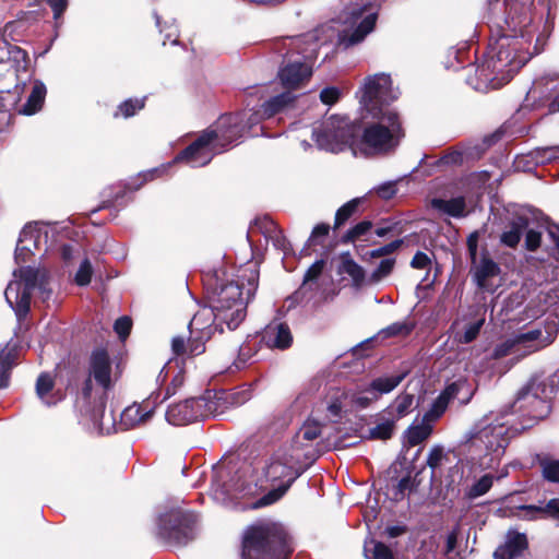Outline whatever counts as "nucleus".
I'll return each instance as SVG.
<instances>
[{
  "label": "nucleus",
  "instance_id": "38",
  "mask_svg": "<svg viewBox=\"0 0 559 559\" xmlns=\"http://www.w3.org/2000/svg\"><path fill=\"white\" fill-rule=\"evenodd\" d=\"M364 554L367 559H394V554L389 546L373 539L365 543Z\"/></svg>",
  "mask_w": 559,
  "mask_h": 559
},
{
  "label": "nucleus",
  "instance_id": "42",
  "mask_svg": "<svg viewBox=\"0 0 559 559\" xmlns=\"http://www.w3.org/2000/svg\"><path fill=\"white\" fill-rule=\"evenodd\" d=\"M493 484V476L486 474L475 481L465 492L468 499H476L487 493Z\"/></svg>",
  "mask_w": 559,
  "mask_h": 559
},
{
  "label": "nucleus",
  "instance_id": "34",
  "mask_svg": "<svg viewBox=\"0 0 559 559\" xmlns=\"http://www.w3.org/2000/svg\"><path fill=\"white\" fill-rule=\"evenodd\" d=\"M295 99L296 96H294L289 91L275 95L263 103L262 114L264 117L271 118L283 111L288 105L293 104Z\"/></svg>",
  "mask_w": 559,
  "mask_h": 559
},
{
  "label": "nucleus",
  "instance_id": "32",
  "mask_svg": "<svg viewBox=\"0 0 559 559\" xmlns=\"http://www.w3.org/2000/svg\"><path fill=\"white\" fill-rule=\"evenodd\" d=\"M153 407L151 406V402H144L142 404L134 403L133 405L128 406L121 414V423L127 428H132L148 420L153 414Z\"/></svg>",
  "mask_w": 559,
  "mask_h": 559
},
{
  "label": "nucleus",
  "instance_id": "16",
  "mask_svg": "<svg viewBox=\"0 0 559 559\" xmlns=\"http://www.w3.org/2000/svg\"><path fill=\"white\" fill-rule=\"evenodd\" d=\"M212 413L211 404L203 396L173 404L166 412V420L174 426H185Z\"/></svg>",
  "mask_w": 559,
  "mask_h": 559
},
{
  "label": "nucleus",
  "instance_id": "55",
  "mask_svg": "<svg viewBox=\"0 0 559 559\" xmlns=\"http://www.w3.org/2000/svg\"><path fill=\"white\" fill-rule=\"evenodd\" d=\"M444 457L443 448L441 445H435L427 456V465L430 468L436 469L441 465Z\"/></svg>",
  "mask_w": 559,
  "mask_h": 559
},
{
  "label": "nucleus",
  "instance_id": "4",
  "mask_svg": "<svg viewBox=\"0 0 559 559\" xmlns=\"http://www.w3.org/2000/svg\"><path fill=\"white\" fill-rule=\"evenodd\" d=\"M292 552L288 535L278 524L262 523L243 533L241 559H288Z\"/></svg>",
  "mask_w": 559,
  "mask_h": 559
},
{
  "label": "nucleus",
  "instance_id": "26",
  "mask_svg": "<svg viewBox=\"0 0 559 559\" xmlns=\"http://www.w3.org/2000/svg\"><path fill=\"white\" fill-rule=\"evenodd\" d=\"M377 19V13L367 14L354 29L350 32H343L340 37L341 44L347 48L362 41L365 37L376 27Z\"/></svg>",
  "mask_w": 559,
  "mask_h": 559
},
{
  "label": "nucleus",
  "instance_id": "8",
  "mask_svg": "<svg viewBox=\"0 0 559 559\" xmlns=\"http://www.w3.org/2000/svg\"><path fill=\"white\" fill-rule=\"evenodd\" d=\"M508 429L502 424H487L481 423L474 427L469 432L466 443L471 452L476 454H490L491 459L488 463L489 466L498 462L503 454L508 444L507 437Z\"/></svg>",
  "mask_w": 559,
  "mask_h": 559
},
{
  "label": "nucleus",
  "instance_id": "9",
  "mask_svg": "<svg viewBox=\"0 0 559 559\" xmlns=\"http://www.w3.org/2000/svg\"><path fill=\"white\" fill-rule=\"evenodd\" d=\"M552 386L536 379L531 380L519 392L513 407L531 420L538 421L550 413V394Z\"/></svg>",
  "mask_w": 559,
  "mask_h": 559
},
{
  "label": "nucleus",
  "instance_id": "60",
  "mask_svg": "<svg viewBox=\"0 0 559 559\" xmlns=\"http://www.w3.org/2000/svg\"><path fill=\"white\" fill-rule=\"evenodd\" d=\"M548 114L559 112V81L551 88V99L547 105Z\"/></svg>",
  "mask_w": 559,
  "mask_h": 559
},
{
  "label": "nucleus",
  "instance_id": "25",
  "mask_svg": "<svg viewBox=\"0 0 559 559\" xmlns=\"http://www.w3.org/2000/svg\"><path fill=\"white\" fill-rule=\"evenodd\" d=\"M405 378V373L379 377L371 381L369 386L365 390L366 393L371 394V397H358L357 403L361 406H367L369 401L377 400L379 395L386 394L393 391Z\"/></svg>",
  "mask_w": 559,
  "mask_h": 559
},
{
  "label": "nucleus",
  "instance_id": "29",
  "mask_svg": "<svg viewBox=\"0 0 559 559\" xmlns=\"http://www.w3.org/2000/svg\"><path fill=\"white\" fill-rule=\"evenodd\" d=\"M527 546V539L524 534L509 532L506 544L500 546L493 552L495 559H514L519 557Z\"/></svg>",
  "mask_w": 559,
  "mask_h": 559
},
{
  "label": "nucleus",
  "instance_id": "1",
  "mask_svg": "<svg viewBox=\"0 0 559 559\" xmlns=\"http://www.w3.org/2000/svg\"><path fill=\"white\" fill-rule=\"evenodd\" d=\"M257 263L250 266L247 284L227 278L224 269H215L204 273L203 284L210 294V302L214 307L215 320L225 323L228 330H235L247 314V305L254 296L258 287Z\"/></svg>",
  "mask_w": 559,
  "mask_h": 559
},
{
  "label": "nucleus",
  "instance_id": "19",
  "mask_svg": "<svg viewBox=\"0 0 559 559\" xmlns=\"http://www.w3.org/2000/svg\"><path fill=\"white\" fill-rule=\"evenodd\" d=\"M158 535L175 546L186 545L193 538L192 531L180 512H173L159 519Z\"/></svg>",
  "mask_w": 559,
  "mask_h": 559
},
{
  "label": "nucleus",
  "instance_id": "35",
  "mask_svg": "<svg viewBox=\"0 0 559 559\" xmlns=\"http://www.w3.org/2000/svg\"><path fill=\"white\" fill-rule=\"evenodd\" d=\"M433 430V426L421 419L419 424H414L405 431L406 442L409 447H415L427 440Z\"/></svg>",
  "mask_w": 559,
  "mask_h": 559
},
{
  "label": "nucleus",
  "instance_id": "64",
  "mask_svg": "<svg viewBox=\"0 0 559 559\" xmlns=\"http://www.w3.org/2000/svg\"><path fill=\"white\" fill-rule=\"evenodd\" d=\"M409 487H411V478L409 477H403L402 479H400L396 485L395 499L403 497L405 490H407Z\"/></svg>",
  "mask_w": 559,
  "mask_h": 559
},
{
  "label": "nucleus",
  "instance_id": "52",
  "mask_svg": "<svg viewBox=\"0 0 559 559\" xmlns=\"http://www.w3.org/2000/svg\"><path fill=\"white\" fill-rule=\"evenodd\" d=\"M340 98H341V91L335 86L324 87L320 92V100L324 105L332 106V105L336 104Z\"/></svg>",
  "mask_w": 559,
  "mask_h": 559
},
{
  "label": "nucleus",
  "instance_id": "54",
  "mask_svg": "<svg viewBox=\"0 0 559 559\" xmlns=\"http://www.w3.org/2000/svg\"><path fill=\"white\" fill-rule=\"evenodd\" d=\"M534 155L537 163L550 162L559 158V147L538 148Z\"/></svg>",
  "mask_w": 559,
  "mask_h": 559
},
{
  "label": "nucleus",
  "instance_id": "57",
  "mask_svg": "<svg viewBox=\"0 0 559 559\" xmlns=\"http://www.w3.org/2000/svg\"><path fill=\"white\" fill-rule=\"evenodd\" d=\"M131 326V319L129 317H121L115 322L114 329L119 337L124 340L129 335Z\"/></svg>",
  "mask_w": 559,
  "mask_h": 559
},
{
  "label": "nucleus",
  "instance_id": "6",
  "mask_svg": "<svg viewBox=\"0 0 559 559\" xmlns=\"http://www.w3.org/2000/svg\"><path fill=\"white\" fill-rule=\"evenodd\" d=\"M546 231L554 245H559V224L550 217L539 213L530 217L527 215H514L501 234V245H519L525 236L524 245H542V235Z\"/></svg>",
  "mask_w": 559,
  "mask_h": 559
},
{
  "label": "nucleus",
  "instance_id": "63",
  "mask_svg": "<svg viewBox=\"0 0 559 559\" xmlns=\"http://www.w3.org/2000/svg\"><path fill=\"white\" fill-rule=\"evenodd\" d=\"M396 192L393 183L383 185L378 189V194L383 199H391Z\"/></svg>",
  "mask_w": 559,
  "mask_h": 559
},
{
  "label": "nucleus",
  "instance_id": "53",
  "mask_svg": "<svg viewBox=\"0 0 559 559\" xmlns=\"http://www.w3.org/2000/svg\"><path fill=\"white\" fill-rule=\"evenodd\" d=\"M433 253H427L423 251H417L414 258L412 259L411 265L414 269L425 270L431 265Z\"/></svg>",
  "mask_w": 559,
  "mask_h": 559
},
{
  "label": "nucleus",
  "instance_id": "37",
  "mask_svg": "<svg viewBox=\"0 0 559 559\" xmlns=\"http://www.w3.org/2000/svg\"><path fill=\"white\" fill-rule=\"evenodd\" d=\"M414 400L413 394L402 393L388 406L386 412L393 417L392 419H400L413 409Z\"/></svg>",
  "mask_w": 559,
  "mask_h": 559
},
{
  "label": "nucleus",
  "instance_id": "11",
  "mask_svg": "<svg viewBox=\"0 0 559 559\" xmlns=\"http://www.w3.org/2000/svg\"><path fill=\"white\" fill-rule=\"evenodd\" d=\"M92 380H95L96 383L102 388V393L98 395V403L96 408L93 411L91 418L95 425L102 427L100 419L104 415L106 405L105 393L111 388L112 383L109 356L103 349L96 350L92 354L90 362V374L83 388V394L85 397H91L92 395Z\"/></svg>",
  "mask_w": 559,
  "mask_h": 559
},
{
  "label": "nucleus",
  "instance_id": "28",
  "mask_svg": "<svg viewBox=\"0 0 559 559\" xmlns=\"http://www.w3.org/2000/svg\"><path fill=\"white\" fill-rule=\"evenodd\" d=\"M214 307H212V302H210V307H204L200 311H198L190 321L189 328L191 332L198 331L201 333L200 337H209L211 334L212 325L215 324V328L219 329L223 332L222 325L224 323H218L215 320Z\"/></svg>",
  "mask_w": 559,
  "mask_h": 559
},
{
  "label": "nucleus",
  "instance_id": "33",
  "mask_svg": "<svg viewBox=\"0 0 559 559\" xmlns=\"http://www.w3.org/2000/svg\"><path fill=\"white\" fill-rule=\"evenodd\" d=\"M46 93L47 90L44 83H35L20 112L26 116L38 112L45 103Z\"/></svg>",
  "mask_w": 559,
  "mask_h": 559
},
{
  "label": "nucleus",
  "instance_id": "31",
  "mask_svg": "<svg viewBox=\"0 0 559 559\" xmlns=\"http://www.w3.org/2000/svg\"><path fill=\"white\" fill-rule=\"evenodd\" d=\"M336 272L344 278L348 276L355 287H360L365 282L364 269L353 260L348 252L340 255Z\"/></svg>",
  "mask_w": 559,
  "mask_h": 559
},
{
  "label": "nucleus",
  "instance_id": "36",
  "mask_svg": "<svg viewBox=\"0 0 559 559\" xmlns=\"http://www.w3.org/2000/svg\"><path fill=\"white\" fill-rule=\"evenodd\" d=\"M432 206L452 217H461L465 213L466 203L463 197H456L450 200L433 199Z\"/></svg>",
  "mask_w": 559,
  "mask_h": 559
},
{
  "label": "nucleus",
  "instance_id": "56",
  "mask_svg": "<svg viewBox=\"0 0 559 559\" xmlns=\"http://www.w3.org/2000/svg\"><path fill=\"white\" fill-rule=\"evenodd\" d=\"M484 322L485 319H479L477 322L469 324L466 328L464 334L461 336L460 342L467 344L474 341L477 337Z\"/></svg>",
  "mask_w": 559,
  "mask_h": 559
},
{
  "label": "nucleus",
  "instance_id": "40",
  "mask_svg": "<svg viewBox=\"0 0 559 559\" xmlns=\"http://www.w3.org/2000/svg\"><path fill=\"white\" fill-rule=\"evenodd\" d=\"M15 353L9 346L0 347V389L9 383V370L13 366Z\"/></svg>",
  "mask_w": 559,
  "mask_h": 559
},
{
  "label": "nucleus",
  "instance_id": "22",
  "mask_svg": "<svg viewBox=\"0 0 559 559\" xmlns=\"http://www.w3.org/2000/svg\"><path fill=\"white\" fill-rule=\"evenodd\" d=\"M466 386L465 381H456L449 384L435 400L431 407L424 414L423 419L433 426L447 411L449 403Z\"/></svg>",
  "mask_w": 559,
  "mask_h": 559
},
{
  "label": "nucleus",
  "instance_id": "10",
  "mask_svg": "<svg viewBox=\"0 0 559 559\" xmlns=\"http://www.w3.org/2000/svg\"><path fill=\"white\" fill-rule=\"evenodd\" d=\"M402 233L403 226L400 221L385 218L374 225L369 219H362L337 236V241L343 245L367 241L371 235H376L388 240V245H404V239L400 238Z\"/></svg>",
  "mask_w": 559,
  "mask_h": 559
},
{
  "label": "nucleus",
  "instance_id": "7",
  "mask_svg": "<svg viewBox=\"0 0 559 559\" xmlns=\"http://www.w3.org/2000/svg\"><path fill=\"white\" fill-rule=\"evenodd\" d=\"M86 239L83 226L68 223L29 222L21 230L17 243L33 245H80Z\"/></svg>",
  "mask_w": 559,
  "mask_h": 559
},
{
  "label": "nucleus",
  "instance_id": "18",
  "mask_svg": "<svg viewBox=\"0 0 559 559\" xmlns=\"http://www.w3.org/2000/svg\"><path fill=\"white\" fill-rule=\"evenodd\" d=\"M168 170V167L165 165L154 167L139 173L134 177H131L128 182H126L119 191H117L111 199L103 202V205L99 209H108L116 205H122L123 200L127 198V201L133 200V193L140 190L145 183L151 182L157 178L163 177Z\"/></svg>",
  "mask_w": 559,
  "mask_h": 559
},
{
  "label": "nucleus",
  "instance_id": "27",
  "mask_svg": "<svg viewBox=\"0 0 559 559\" xmlns=\"http://www.w3.org/2000/svg\"><path fill=\"white\" fill-rule=\"evenodd\" d=\"M364 202V198H354L336 210L334 223L332 225V233L335 237L338 236V233L343 227L360 214L359 207Z\"/></svg>",
  "mask_w": 559,
  "mask_h": 559
},
{
  "label": "nucleus",
  "instance_id": "12",
  "mask_svg": "<svg viewBox=\"0 0 559 559\" xmlns=\"http://www.w3.org/2000/svg\"><path fill=\"white\" fill-rule=\"evenodd\" d=\"M399 97L392 87V79L386 73H377L365 79L361 104L368 114L392 110L389 106Z\"/></svg>",
  "mask_w": 559,
  "mask_h": 559
},
{
  "label": "nucleus",
  "instance_id": "44",
  "mask_svg": "<svg viewBox=\"0 0 559 559\" xmlns=\"http://www.w3.org/2000/svg\"><path fill=\"white\" fill-rule=\"evenodd\" d=\"M538 461L543 477L548 481L559 483V460L540 457Z\"/></svg>",
  "mask_w": 559,
  "mask_h": 559
},
{
  "label": "nucleus",
  "instance_id": "23",
  "mask_svg": "<svg viewBox=\"0 0 559 559\" xmlns=\"http://www.w3.org/2000/svg\"><path fill=\"white\" fill-rule=\"evenodd\" d=\"M311 75V67L305 62H289L278 72L281 83L287 90L300 87L305 82L309 81Z\"/></svg>",
  "mask_w": 559,
  "mask_h": 559
},
{
  "label": "nucleus",
  "instance_id": "24",
  "mask_svg": "<svg viewBox=\"0 0 559 559\" xmlns=\"http://www.w3.org/2000/svg\"><path fill=\"white\" fill-rule=\"evenodd\" d=\"M264 343L271 348L286 349L292 345L293 336L286 323L272 322L263 332Z\"/></svg>",
  "mask_w": 559,
  "mask_h": 559
},
{
  "label": "nucleus",
  "instance_id": "20",
  "mask_svg": "<svg viewBox=\"0 0 559 559\" xmlns=\"http://www.w3.org/2000/svg\"><path fill=\"white\" fill-rule=\"evenodd\" d=\"M263 237L265 245H285L286 238L278 225L267 215L258 217L249 226L247 240L249 245L261 243Z\"/></svg>",
  "mask_w": 559,
  "mask_h": 559
},
{
  "label": "nucleus",
  "instance_id": "2",
  "mask_svg": "<svg viewBox=\"0 0 559 559\" xmlns=\"http://www.w3.org/2000/svg\"><path fill=\"white\" fill-rule=\"evenodd\" d=\"M241 136V127L231 115L222 116L214 127L203 130L198 138L183 148L176 162H188L194 166H205L214 155L224 152Z\"/></svg>",
  "mask_w": 559,
  "mask_h": 559
},
{
  "label": "nucleus",
  "instance_id": "14",
  "mask_svg": "<svg viewBox=\"0 0 559 559\" xmlns=\"http://www.w3.org/2000/svg\"><path fill=\"white\" fill-rule=\"evenodd\" d=\"M20 281L11 282L5 292V300L21 318L29 310L31 292L37 285L38 270L33 267H21L19 270Z\"/></svg>",
  "mask_w": 559,
  "mask_h": 559
},
{
  "label": "nucleus",
  "instance_id": "45",
  "mask_svg": "<svg viewBox=\"0 0 559 559\" xmlns=\"http://www.w3.org/2000/svg\"><path fill=\"white\" fill-rule=\"evenodd\" d=\"M394 431V419H386L369 429V439L388 440Z\"/></svg>",
  "mask_w": 559,
  "mask_h": 559
},
{
  "label": "nucleus",
  "instance_id": "41",
  "mask_svg": "<svg viewBox=\"0 0 559 559\" xmlns=\"http://www.w3.org/2000/svg\"><path fill=\"white\" fill-rule=\"evenodd\" d=\"M521 510L526 512L528 519H534L535 513H539L559 520V499H551L545 507L523 506Z\"/></svg>",
  "mask_w": 559,
  "mask_h": 559
},
{
  "label": "nucleus",
  "instance_id": "58",
  "mask_svg": "<svg viewBox=\"0 0 559 559\" xmlns=\"http://www.w3.org/2000/svg\"><path fill=\"white\" fill-rule=\"evenodd\" d=\"M514 348L519 349L518 344L515 343L514 336L507 340L502 344L498 345L495 348L493 356L495 358H501L513 352Z\"/></svg>",
  "mask_w": 559,
  "mask_h": 559
},
{
  "label": "nucleus",
  "instance_id": "3",
  "mask_svg": "<svg viewBox=\"0 0 559 559\" xmlns=\"http://www.w3.org/2000/svg\"><path fill=\"white\" fill-rule=\"evenodd\" d=\"M374 121L359 126L358 151L365 156L386 155L396 150L405 138V129L399 112L385 110L370 114Z\"/></svg>",
  "mask_w": 559,
  "mask_h": 559
},
{
  "label": "nucleus",
  "instance_id": "51",
  "mask_svg": "<svg viewBox=\"0 0 559 559\" xmlns=\"http://www.w3.org/2000/svg\"><path fill=\"white\" fill-rule=\"evenodd\" d=\"M299 435L302 439L312 441L321 435V427L318 423L308 421L300 428Z\"/></svg>",
  "mask_w": 559,
  "mask_h": 559
},
{
  "label": "nucleus",
  "instance_id": "13",
  "mask_svg": "<svg viewBox=\"0 0 559 559\" xmlns=\"http://www.w3.org/2000/svg\"><path fill=\"white\" fill-rule=\"evenodd\" d=\"M359 126L345 120H331L317 134L320 146L333 153L342 152L349 147L358 150Z\"/></svg>",
  "mask_w": 559,
  "mask_h": 559
},
{
  "label": "nucleus",
  "instance_id": "46",
  "mask_svg": "<svg viewBox=\"0 0 559 559\" xmlns=\"http://www.w3.org/2000/svg\"><path fill=\"white\" fill-rule=\"evenodd\" d=\"M325 262L324 260H317L305 273L302 284L300 286V290L304 289H312V285L322 274Z\"/></svg>",
  "mask_w": 559,
  "mask_h": 559
},
{
  "label": "nucleus",
  "instance_id": "47",
  "mask_svg": "<svg viewBox=\"0 0 559 559\" xmlns=\"http://www.w3.org/2000/svg\"><path fill=\"white\" fill-rule=\"evenodd\" d=\"M464 154L459 150H450L447 151L436 162V166H460L463 164Z\"/></svg>",
  "mask_w": 559,
  "mask_h": 559
},
{
  "label": "nucleus",
  "instance_id": "30",
  "mask_svg": "<svg viewBox=\"0 0 559 559\" xmlns=\"http://www.w3.org/2000/svg\"><path fill=\"white\" fill-rule=\"evenodd\" d=\"M36 394L47 406L56 405L63 397L59 391L55 390L53 377L48 372L38 376L36 381Z\"/></svg>",
  "mask_w": 559,
  "mask_h": 559
},
{
  "label": "nucleus",
  "instance_id": "15",
  "mask_svg": "<svg viewBox=\"0 0 559 559\" xmlns=\"http://www.w3.org/2000/svg\"><path fill=\"white\" fill-rule=\"evenodd\" d=\"M265 475L267 479L272 481H276L286 477L288 479L285 484L280 485L277 488L271 490L262 498L257 500L252 504V509L263 508L280 500L297 477L294 475L293 465L287 460H282L280 457H275L271 461V463L265 468Z\"/></svg>",
  "mask_w": 559,
  "mask_h": 559
},
{
  "label": "nucleus",
  "instance_id": "62",
  "mask_svg": "<svg viewBox=\"0 0 559 559\" xmlns=\"http://www.w3.org/2000/svg\"><path fill=\"white\" fill-rule=\"evenodd\" d=\"M183 381V372L178 369L177 373L173 377L170 386L167 389V395L175 394L176 390L182 385Z\"/></svg>",
  "mask_w": 559,
  "mask_h": 559
},
{
  "label": "nucleus",
  "instance_id": "49",
  "mask_svg": "<svg viewBox=\"0 0 559 559\" xmlns=\"http://www.w3.org/2000/svg\"><path fill=\"white\" fill-rule=\"evenodd\" d=\"M93 274V269L88 259H84L75 274L74 281L79 286H86L90 284Z\"/></svg>",
  "mask_w": 559,
  "mask_h": 559
},
{
  "label": "nucleus",
  "instance_id": "59",
  "mask_svg": "<svg viewBox=\"0 0 559 559\" xmlns=\"http://www.w3.org/2000/svg\"><path fill=\"white\" fill-rule=\"evenodd\" d=\"M411 332V326L404 323H394L383 330V333L386 336H395V335H407Z\"/></svg>",
  "mask_w": 559,
  "mask_h": 559
},
{
  "label": "nucleus",
  "instance_id": "43",
  "mask_svg": "<svg viewBox=\"0 0 559 559\" xmlns=\"http://www.w3.org/2000/svg\"><path fill=\"white\" fill-rule=\"evenodd\" d=\"M173 352L177 355H182L189 352L190 355H199L204 352L203 343H189L188 347L186 346L185 338L181 336H176L171 341Z\"/></svg>",
  "mask_w": 559,
  "mask_h": 559
},
{
  "label": "nucleus",
  "instance_id": "48",
  "mask_svg": "<svg viewBox=\"0 0 559 559\" xmlns=\"http://www.w3.org/2000/svg\"><path fill=\"white\" fill-rule=\"evenodd\" d=\"M332 230V226L328 223L317 224L305 245H318L319 241H323Z\"/></svg>",
  "mask_w": 559,
  "mask_h": 559
},
{
  "label": "nucleus",
  "instance_id": "21",
  "mask_svg": "<svg viewBox=\"0 0 559 559\" xmlns=\"http://www.w3.org/2000/svg\"><path fill=\"white\" fill-rule=\"evenodd\" d=\"M557 332V324L552 321L546 323L543 329H532L527 332L515 335L514 338L519 349L524 348L527 353H534L550 345L554 342Z\"/></svg>",
  "mask_w": 559,
  "mask_h": 559
},
{
  "label": "nucleus",
  "instance_id": "5",
  "mask_svg": "<svg viewBox=\"0 0 559 559\" xmlns=\"http://www.w3.org/2000/svg\"><path fill=\"white\" fill-rule=\"evenodd\" d=\"M523 36L502 34L489 44L486 68L493 74L492 80L509 82L527 62Z\"/></svg>",
  "mask_w": 559,
  "mask_h": 559
},
{
  "label": "nucleus",
  "instance_id": "17",
  "mask_svg": "<svg viewBox=\"0 0 559 559\" xmlns=\"http://www.w3.org/2000/svg\"><path fill=\"white\" fill-rule=\"evenodd\" d=\"M469 254L472 258L473 266L472 274L477 286L487 292H495L499 286L502 285L501 271L499 265L491 259L483 255L480 260H477V248L468 247Z\"/></svg>",
  "mask_w": 559,
  "mask_h": 559
},
{
  "label": "nucleus",
  "instance_id": "39",
  "mask_svg": "<svg viewBox=\"0 0 559 559\" xmlns=\"http://www.w3.org/2000/svg\"><path fill=\"white\" fill-rule=\"evenodd\" d=\"M146 97L128 98L122 102L114 112V118L122 117L124 119L133 117L145 107Z\"/></svg>",
  "mask_w": 559,
  "mask_h": 559
},
{
  "label": "nucleus",
  "instance_id": "61",
  "mask_svg": "<svg viewBox=\"0 0 559 559\" xmlns=\"http://www.w3.org/2000/svg\"><path fill=\"white\" fill-rule=\"evenodd\" d=\"M47 2L53 11L55 20H58L68 7V0H47Z\"/></svg>",
  "mask_w": 559,
  "mask_h": 559
},
{
  "label": "nucleus",
  "instance_id": "50",
  "mask_svg": "<svg viewBox=\"0 0 559 559\" xmlns=\"http://www.w3.org/2000/svg\"><path fill=\"white\" fill-rule=\"evenodd\" d=\"M395 260L393 258L386 257L382 259L377 269L372 272L371 280L378 282L388 276L392 272Z\"/></svg>",
  "mask_w": 559,
  "mask_h": 559
}]
</instances>
